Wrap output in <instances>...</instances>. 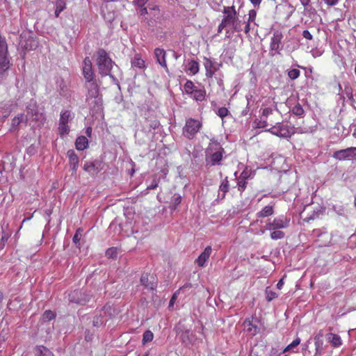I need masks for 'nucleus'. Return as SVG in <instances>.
I'll list each match as a JSON object with an SVG mask.
<instances>
[{
    "label": "nucleus",
    "instance_id": "5",
    "mask_svg": "<svg viewBox=\"0 0 356 356\" xmlns=\"http://www.w3.org/2000/svg\"><path fill=\"white\" fill-rule=\"evenodd\" d=\"M212 143L218 145V143L213 138L211 140L209 147L205 150V167L209 169L216 165H220L222 159L220 152L212 153L211 145Z\"/></svg>",
    "mask_w": 356,
    "mask_h": 356
},
{
    "label": "nucleus",
    "instance_id": "14",
    "mask_svg": "<svg viewBox=\"0 0 356 356\" xmlns=\"http://www.w3.org/2000/svg\"><path fill=\"white\" fill-rule=\"evenodd\" d=\"M67 156L69 158V165L71 168V176L76 177L79 163V156L73 149H69Z\"/></svg>",
    "mask_w": 356,
    "mask_h": 356
},
{
    "label": "nucleus",
    "instance_id": "33",
    "mask_svg": "<svg viewBox=\"0 0 356 356\" xmlns=\"http://www.w3.org/2000/svg\"><path fill=\"white\" fill-rule=\"evenodd\" d=\"M194 99L197 101H202L205 97V90L195 89L193 92Z\"/></svg>",
    "mask_w": 356,
    "mask_h": 356
},
{
    "label": "nucleus",
    "instance_id": "42",
    "mask_svg": "<svg viewBox=\"0 0 356 356\" xmlns=\"http://www.w3.org/2000/svg\"><path fill=\"white\" fill-rule=\"evenodd\" d=\"M300 343V339L299 337H297L295 340H293L290 344H289L285 349L284 350V352L293 350L294 348L298 346Z\"/></svg>",
    "mask_w": 356,
    "mask_h": 356
},
{
    "label": "nucleus",
    "instance_id": "61",
    "mask_svg": "<svg viewBox=\"0 0 356 356\" xmlns=\"http://www.w3.org/2000/svg\"><path fill=\"white\" fill-rule=\"evenodd\" d=\"M248 331L252 332V335H255L259 332V328L257 325H254V326L252 327H249L248 329Z\"/></svg>",
    "mask_w": 356,
    "mask_h": 356
},
{
    "label": "nucleus",
    "instance_id": "40",
    "mask_svg": "<svg viewBox=\"0 0 356 356\" xmlns=\"http://www.w3.org/2000/svg\"><path fill=\"white\" fill-rule=\"evenodd\" d=\"M284 235L285 234L282 231L275 229L273 232H271L270 237L273 240H277L283 238L284 237Z\"/></svg>",
    "mask_w": 356,
    "mask_h": 356
},
{
    "label": "nucleus",
    "instance_id": "62",
    "mask_svg": "<svg viewBox=\"0 0 356 356\" xmlns=\"http://www.w3.org/2000/svg\"><path fill=\"white\" fill-rule=\"evenodd\" d=\"M158 186V182L154 179L152 183L147 186V190L155 189Z\"/></svg>",
    "mask_w": 356,
    "mask_h": 356
},
{
    "label": "nucleus",
    "instance_id": "57",
    "mask_svg": "<svg viewBox=\"0 0 356 356\" xmlns=\"http://www.w3.org/2000/svg\"><path fill=\"white\" fill-rule=\"evenodd\" d=\"M273 113V110L270 108H265L263 109L262 115L268 117L269 115Z\"/></svg>",
    "mask_w": 356,
    "mask_h": 356
},
{
    "label": "nucleus",
    "instance_id": "53",
    "mask_svg": "<svg viewBox=\"0 0 356 356\" xmlns=\"http://www.w3.org/2000/svg\"><path fill=\"white\" fill-rule=\"evenodd\" d=\"M249 17L248 21V22H254L255 20L256 16H257V12L255 10L252 9L249 11Z\"/></svg>",
    "mask_w": 356,
    "mask_h": 356
},
{
    "label": "nucleus",
    "instance_id": "56",
    "mask_svg": "<svg viewBox=\"0 0 356 356\" xmlns=\"http://www.w3.org/2000/svg\"><path fill=\"white\" fill-rule=\"evenodd\" d=\"M81 239V234L79 233V230H77L75 234L73 236L72 241L76 245Z\"/></svg>",
    "mask_w": 356,
    "mask_h": 356
},
{
    "label": "nucleus",
    "instance_id": "12",
    "mask_svg": "<svg viewBox=\"0 0 356 356\" xmlns=\"http://www.w3.org/2000/svg\"><path fill=\"white\" fill-rule=\"evenodd\" d=\"M140 284L147 290L153 291L157 286V282L154 275L143 273L140 279Z\"/></svg>",
    "mask_w": 356,
    "mask_h": 356
},
{
    "label": "nucleus",
    "instance_id": "13",
    "mask_svg": "<svg viewBox=\"0 0 356 356\" xmlns=\"http://www.w3.org/2000/svg\"><path fill=\"white\" fill-rule=\"evenodd\" d=\"M89 296L81 291H74L69 294V301L73 303L83 305L89 301Z\"/></svg>",
    "mask_w": 356,
    "mask_h": 356
},
{
    "label": "nucleus",
    "instance_id": "38",
    "mask_svg": "<svg viewBox=\"0 0 356 356\" xmlns=\"http://www.w3.org/2000/svg\"><path fill=\"white\" fill-rule=\"evenodd\" d=\"M197 88L194 86L193 83L191 81H187L184 84V90L186 93L192 94L193 90H195Z\"/></svg>",
    "mask_w": 356,
    "mask_h": 356
},
{
    "label": "nucleus",
    "instance_id": "23",
    "mask_svg": "<svg viewBox=\"0 0 356 356\" xmlns=\"http://www.w3.org/2000/svg\"><path fill=\"white\" fill-rule=\"evenodd\" d=\"M119 226L122 231L124 232L127 236L134 234L135 231L133 227V222L126 221L124 223H120Z\"/></svg>",
    "mask_w": 356,
    "mask_h": 356
},
{
    "label": "nucleus",
    "instance_id": "55",
    "mask_svg": "<svg viewBox=\"0 0 356 356\" xmlns=\"http://www.w3.org/2000/svg\"><path fill=\"white\" fill-rule=\"evenodd\" d=\"M320 3L323 5L324 3L327 8H330L334 6V0H321Z\"/></svg>",
    "mask_w": 356,
    "mask_h": 356
},
{
    "label": "nucleus",
    "instance_id": "24",
    "mask_svg": "<svg viewBox=\"0 0 356 356\" xmlns=\"http://www.w3.org/2000/svg\"><path fill=\"white\" fill-rule=\"evenodd\" d=\"M323 337H324V331L323 330H320L317 335L315 337V345L316 351H321L323 348Z\"/></svg>",
    "mask_w": 356,
    "mask_h": 356
},
{
    "label": "nucleus",
    "instance_id": "1",
    "mask_svg": "<svg viewBox=\"0 0 356 356\" xmlns=\"http://www.w3.org/2000/svg\"><path fill=\"white\" fill-rule=\"evenodd\" d=\"M86 89V101L92 115H101L103 113L102 95L99 92V86Z\"/></svg>",
    "mask_w": 356,
    "mask_h": 356
},
{
    "label": "nucleus",
    "instance_id": "29",
    "mask_svg": "<svg viewBox=\"0 0 356 356\" xmlns=\"http://www.w3.org/2000/svg\"><path fill=\"white\" fill-rule=\"evenodd\" d=\"M187 70H189L193 74H195L199 71V64L197 61L191 60L187 64Z\"/></svg>",
    "mask_w": 356,
    "mask_h": 356
},
{
    "label": "nucleus",
    "instance_id": "54",
    "mask_svg": "<svg viewBox=\"0 0 356 356\" xmlns=\"http://www.w3.org/2000/svg\"><path fill=\"white\" fill-rule=\"evenodd\" d=\"M235 10V7L234 6H225L223 9V13L225 15H227L228 14H230L231 12H233Z\"/></svg>",
    "mask_w": 356,
    "mask_h": 356
},
{
    "label": "nucleus",
    "instance_id": "51",
    "mask_svg": "<svg viewBox=\"0 0 356 356\" xmlns=\"http://www.w3.org/2000/svg\"><path fill=\"white\" fill-rule=\"evenodd\" d=\"M324 337H325L327 341L330 343L332 346H334V334L331 332L325 334Z\"/></svg>",
    "mask_w": 356,
    "mask_h": 356
},
{
    "label": "nucleus",
    "instance_id": "41",
    "mask_svg": "<svg viewBox=\"0 0 356 356\" xmlns=\"http://www.w3.org/2000/svg\"><path fill=\"white\" fill-rule=\"evenodd\" d=\"M70 117V112L65 111L60 114V124H67Z\"/></svg>",
    "mask_w": 356,
    "mask_h": 356
},
{
    "label": "nucleus",
    "instance_id": "27",
    "mask_svg": "<svg viewBox=\"0 0 356 356\" xmlns=\"http://www.w3.org/2000/svg\"><path fill=\"white\" fill-rule=\"evenodd\" d=\"M181 202V196L179 194H175L170 200L169 208L170 210H176L177 206Z\"/></svg>",
    "mask_w": 356,
    "mask_h": 356
},
{
    "label": "nucleus",
    "instance_id": "19",
    "mask_svg": "<svg viewBox=\"0 0 356 356\" xmlns=\"http://www.w3.org/2000/svg\"><path fill=\"white\" fill-rule=\"evenodd\" d=\"M180 337L182 343L186 345L191 344L195 340V335L190 330H181Z\"/></svg>",
    "mask_w": 356,
    "mask_h": 356
},
{
    "label": "nucleus",
    "instance_id": "60",
    "mask_svg": "<svg viewBox=\"0 0 356 356\" xmlns=\"http://www.w3.org/2000/svg\"><path fill=\"white\" fill-rule=\"evenodd\" d=\"M302 36L307 40H312L313 37L308 30H305L302 32Z\"/></svg>",
    "mask_w": 356,
    "mask_h": 356
},
{
    "label": "nucleus",
    "instance_id": "36",
    "mask_svg": "<svg viewBox=\"0 0 356 356\" xmlns=\"http://www.w3.org/2000/svg\"><path fill=\"white\" fill-rule=\"evenodd\" d=\"M265 293H266V298L267 300V301L268 302H270L271 300H273V299H275V298H277L278 296V295L271 291L269 287H267L265 290Z\"/></svg>",
    "mask_w": 356,
    "mask_h": 356
},
{
    "label": "nucleus",
    "instance_id": "10",
    "mask_svg": "<svg viewBox=\"0 0 356 356\" xmlns=\"http://www.w3.org/2000/svg\"><path fill=\"white\" fill-rule=\"evenodd\" d=\"M160 125V122L155 115L149 112L142 122L143 131L149 133L152 129H156Z\"/></svg>",
    "mask_w": 356,
    "mask_h": 356
},
{
    "label": "nucleus",
    "instance_id": "4",
    "mask_svg": "<svg viewBox=\"0 0 356 356\" xmlns=\"http://www.w3.org/2000/svg\"><path fill=\"white\" fill-rule=\"evenodd\" d=\"M19 45L25 51H31L38 47V42L32 31H25L19 35Z\"/></svg>",
    "mask_w": 356,
    "mask_h": 356
},
{
    "label": "nucleus",
    "instance_id": "2",
    "mask_svg": "<svg viewBox=\"0 0 356 356\" xmlns=\"http://www.w3.org/2000/svg\"><path fill=\"white\" fill-rule=\"evenodd\" d=\"M97 65L99 73L102 76H107L111 72L113 62L104 49L97 51Z\"/></svg>",
    "mask_w": 356,
    "mask_h": 356
},
{
    "label": "nucleus",
    "instance_id": "18",
    "mask_svg": "<svg viewBox=\"0 0 356 356\" xmlns=\"http://www.w3.org/2000/svg\"><path fill=\"white\" fill-rule=\"evenodd\" d=\"M290 218L286 216H281L273 220L275 229L286 228L289 225Z\"/></svg>",
    "mask_w": 356,
    "mask_h": 356
},
{
    "label": "nucleus",
    "instance_id": "25",
    "mask_svg": "<svg viewBox=\"0 0 356 356\" xmlns=\"http://www.w3.org/2000/svg\"><path fill=\"white\" fill-rule=\"evenodd\" d=\"M35 351L38 356H54L53 353L44 346H37Z\"/></svg>",
    "mask_w": 356,
    "mask_h": 356
},
{
    "label": "nucleus",
    "instance_id": "22",
    "mask_svg": "<svg viewBox=\"0 0 356 356\" xmlns=\"http://www.w3.org/2000/svg\"><path fill=\"white\" fill-rule=\"evenodd\" d=\"M75 147L78 150H84L88 147V140L84 136H79L75 142Z\"/></svg>",
    "mask_w": 356,
    "mask_h": 356
},
{
    "label": "nucleus",
    "instance_id": "39",
    "mask_svg": "<svg viewBox=\"0 0 356 356\" xmlns=\"http://www.w3.org/2000/svg\"><path fill=\"white\" fill-rule=\"evenodd\" d=\"M56 317V314L51 310H47L42 315V318L44 321H49Z\"/></svg>",
    "mask_w": 356,
    "mask_h": 356
},
{
    "label": "nucleus",
    "instance_id": "63",
    "mask_svg": "<svg viewBox=\"0 0 356 356\" xmlns=\"http://www.w3.org/2000/svg\"><path fill=\"white\" fill-rule=\"evenodd\" d=\"M302 5L305 7V9H309L310 7V0H300Z\"/></svg>",
    "mask_w": 356,
    "mask_h": 356
},
{
    "label": "nucleus",
    "instance_id": "46",
    "mask_svg": "<svg viewBox=\"0 0 356 356\" xmlns=\"http://www.w3.org/2000/svg\"><path fill=\"white\" fill-rule=\"evenodd\" d=\"M277 8L290 9V11L289 12L286 18H289L292 15L294 10L293 7L291 4L287 3L283 5L280 4L279 6H277Z\"/></svg>",
    "mask_w": 356,
    "mask_h": 356
},
{
    "label": "nucleus",
    "instance_id": "48",
    "mask_svg": "<svg viewBox=\"0 0 356 356\" xmlns=\"http://www.w3.org/2000/svg\"><path fill=\"white\" fill-rule=\"evenodd\" d=\"M204 67H205L206 70L213 68L214 70H216V68L214 67L212 61L210 59H209V58H207L206 57L204 58Z\"/></svg>",
    "mask_w": 356,
    "mask_h": 356
},
{
    "label": "nucleus",
    "instance_id": "3",
    "mask_svg": "<svg viewBox=\"0 0 356 356\" xmlns=\"http://www.w3.org/2000/svg\"><path fill=\"white\" fill-rule=\"evenodd\" d=\"M82 73L85 79V89L90 88V87L99 86L97 80L95 79V73L92 68V64L89 57H86L83 60V66Z\"/></svg>",
    "mask_w": 356,
    "mask_h": 356
},
{
    "label": "nucleus",
    "instance_id": "35",
    "mask_svg": "<svg viewBox=\"0 0 356 356\" xmlns=\"http://www.w3.org/2000/svg\"><path fill=\"white\" fill-rule=\"evenodd\" d=\"M153 338H154L153 332L150 330H146L143 333V343H146L150 342L152 341Z\"/></svg>",
    "mask_w": 356,
    "mask_h": 356
},
{
    "label": "nucleus",
    "instance_id": "30",
    "mask_svg": "<svg viewBox=\"0 0 356 356\" xmlns=\"http://www.w3.org/2000/svg\"><path fill=\"white\" fill-rule=\"evenodd\" d=\"M290 111L295 115L299 116L300 118L303 117L305 114V111L302 106L299 104H296Z\"/></svg>",
    "mask_w": 356,
    "mask_h": 356
},
{
    "label": "nucleus",
    "instance_id": "26",
    "mask_svg": "<svg viewBox=\"0 0 356 356\" xmlns=\"http://www.w3.org/2000/svg\"><path fill=\"white\" fill-rule=\"evenodd\" d=\"M274 213L273 206H266L261 211L257 213L258 218H264L272 216Z\"/></svg>",
    "mask_w": 356,
    "mask_h": 356
},
{
    "label": "nucleus",
    "instance_id": "49",
    "mask_svg": "<svg viewBox=\"0 0 356 356\" xmlns=\"http://www.w3.org/2000/svg\"><path fill=\"white\" fill-rule=\"evenodd\" d=\"M228 113H229V111H228V110H227V108H225V107H221V108H220L218 109V113H218V115L220 118H225V116H227V115Z\"/></svg>",
    "mask_w": 356,
    "mask_h": 356
},
{
    "label": "nucleus",
    "instance_id": "32",
    "mask_svg": "<svg viewBox=\"0 0 356 356\" xmlns=\"http://www.w3.org/2000/svg\"><path fill=\"white\" fill-rule=\"evenodd\" d=\"M124 215L125 216L126 221L134 222L135 211L132 208H126L124 209Z\"/></svg>",
    "mask_w": 356,
    "mask_h": 356
},
{
    "label": "nucleus",
    "instance_id": "11",
    "mask_svg": "<svg viewBox=\"0 0 356 356\" xmlns=\"http://www.w3.org/2000/svg\"><path fill=\"white\" fill-rule=\"evenodd\" d=\"M83 169L90 175H95L102 169V162L99 160H94L92 161H86Z\"/></svg>",
    "mask_w": 356,
    "mask_h": 356
},
{
    "label": "nucleus",
    "instance_id": "43",
    "mask_svg": "<svg viewBox=\"0 0 356 356\" xmlns=\"http://www.w3.org/2000/svg\"><path fill=\"white\" fill-rule=\"evenodd\" d=\"M224 17L226 18V19L232 24L237 18V13L236 10H234L233 12H231L230 14H228L227 15H225Z\"/></svg>",
    "mask_w": 356,
    "mask_h": 356
},
{
    "label": "nucleus",
    "instance_id": "28",
    "mask_svg": "<svg viewBox=\"0 0 356 356\" xmlns=\"http://www.w3.org/2000/svg\"><path fill=\"white\" fill-rule=\"evenodd\" d=\"M24 114H19L12 120L10 131H14L17 130L19 124L24 121Z\"/></svg>",
    "mask_w": 356,
    "mask_h": 356
},
{
    "label": "nucleus",
    "instance_id": "44",
    "mask_svg": "<svg viewBox=\"0 0 356 356\" xmlns=\"http://www.w3.org/2000/svg\"><path fill=\"white\" fill-rule=\"evenodd\" d=\"M232 29L236 32H241L243 31L241 22L236 18V20L232 24Z\"/></svg>",
    "mask_w": 356,
    "mask_h": 356
},
{
    "label": "nucleus",
    "instance_id": "31",
    "mask_svg": "<svg viewBox=\"0 0 356 356\" xmlns=\"http://www.w3.org/2000/svg\"><path fill=\"white\" fill-rule=\"evenodd\" d=\"M219 189H220V191L222 192V194L220 196V199L222 200V199L225 198L226 193L229 191V181H228L227 177H226L223 180V181L222 182V184L220 186Z\"/></svg>",
    "mask_w": 356,
    "mask_h": 356
},
{
    "label": "nucleus",
    "instance_id": "58",
    "mask_svg": "<svg viewBox=\"0 0 356 356\" xmlns=\"http://www.w3.org/2000/svg\"><path fill=\"white\" fill-rule=\"evenodd\" d=\"M247 182L245 181H239L238 182V190L243 191L246 187Z\"/></svg>",
    "mask_w": 356,
    "mask_h": 356
},
{
    "label": "nucleus",
    "instance_id": "52",
    "mask_svg": "<svg viewBox=\"0 0 356 356\" xmlns=\"http://www.w3.org/2000/svg\"><path fill=\"white\" fill-rule=\"evenodd\" d=\"M254 123H256V127L257 128H266L267 126H268V124H267V122L266 120H256Z\"/></svg>",
    "mask_w": 356,
    "mask_h": 356
},
{
    "label": "nucleus",
    "instance_id": "15",
    "mask_svg": "<svg viewBox=\"0 0 356 356\" xmlns=\"http://www.w3.org/2000/svg\"><path fill=\"white\" fill-rule=\"evenodd\" d=\"M10 65V60H0V84L6 80Z\"/></svg>",
    "mask_w": 356,
    "mask_h": 356
},
{
    "label": "nucleus",
    "instance_id": "50",
    "mask_svg": "<svg viewBox=\"0 0 356 356\" xmlns=\"http://www.w3.org/2000/svg\"><path fill=\"white\" fill-rule=\"evenodd\" d=\"M59 130L60 134H67L69 132V127L67 124H59Z\"/></svg>",
    "mask_w": 356,
    "mask_h": 356
},
{
    "label": "nucleus",
    "instance_id": "20",
    "mask_svg": "<svg viewBox=\"0 0 356 356\" xmlns=\"http://www.w3.org/2000/svg\"><path fill=\"white\" fill-rule=\"evenodd\" d=\"M282 35L281 33L276 31L273 33L270 42V51L277 50L280 47Z\"/></svg>",
    "mask_w": 356,
    "mask_h": 356
},
{
    "label": "nucleus",
    "instance_id": "21",
    "mask_svg": "<svg viewBox=\"0 0 356 356\" xmlns=\"http://www.w3.org/2000/svg\"><path fill=\"white\" fill-rule=\"evenodd\" d=\"M352 152H353V147H348L345 149H341L335 152V159L342 160V159H349L352 158Z\"/></svg>",
    "mask_w": 356,
    "mask_h": 356
},
{
    "label": "nucleus",
    "instance_id": "37",
    "mask_svg": "<svg viewBox=\"0 0 356 356\" xmlns=\"http://www.w3.org/2000/svg\"><path fill=\"white\" fill-rule=\"evenodd\" d=\"M106 255L108 258L115 259L118 256V248L112 247L106 251Z\"/></svg>",
    "mask_w": 356,
    "mask_h": 356
},
{
    "label": "nucleus",
    "instance_id": "9",
    "mask_svg": "<svg viewBox=\"0 0 356 356\" xmlns=\"http://www.w3.org/2000/svg\"><path fill=\"white\" fill-rule=\"evenodd\" d=\"M201 124L197 120L190 119L186 121V123L183 129L184 136L188 139H193L195 134L198 132Z\"/></svg>",
    "mask_w": 356,
    "mask_h": 356
},
{
    "label": "nucleus",
    "instance_id": "16",
    "mask_svg": "<svg viewBox=\"0 0 356 356\" xmlns=\"http://www.w3.org/2000/svg\"><path fill=\"white\" fill-rule=\"evenodd\" d=\"M154 56L156 58L157 63L165 68L166 72H168V68L166 63V52L163 49L156 48L154 49Z\"/></svg>",
    "mask_w": 356,
    "mask_h": 356
},
{
    "label": "nucleus",
    "instance_id": "45",
    "mask_svg": "<svg viewBox=\"0 0 356 356\" xmlns=\"http://www.w3.org/2000/svg\"><path fill=\"white\" fill-rule=\"evenodd\" d=\"M289 77L292 79H296L300 76V70L298 69H292L288 72Z\"/></svg>",
    "mask_w": 356,
    "mask_h": 356
},
{
    "label": "nucleus",
    "instance_id": "6",
    "mask_svg": "<svg viewBox=\"0 0 356 356\" xmlns=\"http://www.w3.org/2000/svg\"><path fill=\"white\" fill-rule=\"evenodd\" d=\"M112 310L111 306L105 305L101 309L97 311L92 320V325L94 327H99L105 324L112 316Z\"/></svg>",
    "mask_w": 356,
    "mask_h": 356
},
{
    "label": "nucleus",
    "instance_id": "7",
    "mask_svg": "<svg viewBox=\"0 0 356 356\" xmlns=\"http://www.w3.org/2000/svg\"><path fill=\"white\" fill-rule=\"evenodd\" d=\"M26 108L27 114L26 115V121L31 120L32 121L42 123L44 120V115L42 113L39 111L35 101L33 99L31 100Z\"/></svg>",
    "mask_w": 356,
    "mask_h": 356
},
{
    "label": "nucleus",
    "instance_id": "59",
    "mask_svg": "<svg viewBox=\"0 0 356 356\" xmlns=\"http://www.w3.org/2000/svg\"><path fill=\"white\" fill-rule=\"evenodd\" d=\"M26 152L29 155H33L36 152V149L34 145H31L26 149Z\"/></svg>",
    "mask_w": 356,
    "mask_h": 356
},
{
    "label": "nucleus",
    "instance_id": "47",
    "mask_svg": "<svg viewBox=\"0 0 356 356\" xmlns=\"http://www.w3.org/2000/svg\"><path fill=\"white\" fill-rule=\"evenodd\" d=\"M55 4L56 8L63 11L66 8V0H56Z\"/></svg>",
    "mask_w": 356,
    "mask_h": 356
},
{
    "label": "nucleus",
    "instance_id": "17",
    "mask_svg": "<svg viewBox=\"0 0 356 356\" xmlns=\"http://www.w3.org/2000/svg\"><path fill=\"white\" fill-rule=\"evenodd\" d=\"M212 249L211 246H207L204 250L200 254L198 258L196 259L195 262L199 266L203 267L209 258Z\"/></svg>",
    "mask_w": 356,
    "mask_h": 356
},
{
    "label": "nucleus",
    "instance_id": "8",
    "mask_svg": "<svg viewBox=\"0 0 356 356\" xmlns=\"http://www.w3.org/2000/svg\"><path fill=\"white\" fill-rule=\"evenodd\" d=\"M266 131L281 138H290L293 134V131H291L289 126L283 122H277L275 125Z\"/></svg>",
    "mask_w": 356,
    "mask_h": 356
},
{
    "label": "nucleus",
    "instance_id": "34",
    "mask_svg": "<svg viewBox=\"0 0 356 356\" xmlns=\"http://www.w3.org/2000/svg\"><path fill=\"white\" fill-rule=\"evenodd\" d=\"M131 64L134 67L143 68L145 66V61L136 55L132 60Z\"/></svg>",
    "mask_w": 356,
    "mask_h": 356
},
{
    "label": "nucleus",
    "instance_id": "64",
    "mask_svg": "<svg viewBox=\"0 0 356 356\" xmlns=\"http://www.w3.org/2000/svg\"><path fill=\"white\" fill-rule=\"evenodd\" d=\"M179 293V291L177 290L172 296L170 300V305H172L174 304V302L177 299V294Z\"/></svg>",
    "mask_w": 356,
    "mask_h": 356
}]
</instances>
